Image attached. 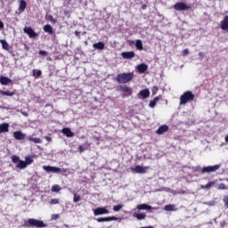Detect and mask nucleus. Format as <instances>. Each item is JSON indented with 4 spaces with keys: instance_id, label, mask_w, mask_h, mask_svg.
Segmentation results:
<instances>
[{
    "instance_id": "4468645a",
    "label": "nucleus",
    "mask_w": 228,
    "mask_h": 228,
    "mask_svg": "<svg viewBox=\"0 0 228 228\" xmlns=\"http://www.w3.org/2000/svg\"><path fill=\"white\" fill-rule=\"evenodd\" d=\"M139 74H145V72H147V69H149V67L146 65V64H139L137 67H136Z\"/></svg>"
},
{
    "instance_id": "f257e3e1",
    "label": "nucleus",
    "mask_w": 228,
    "mask_h": 228,
    "mask_svg": "<svg viewBox=\"0 0 228 228\" xmlns=\"http://www.w3.org/2000/svg\"><path fill=\"white\" fill-rule=\"evenodd\" d=\"M133 77H134V73H120L117 76L116 81L121 85H126V83H129V81L133 80Z\"/></svg>"
},
{
    "instance_id": "f03ea898",
    "label": "nucleus",
    "mask_w": 228,
    "mask_h": 228,
    "mask_svg": "<svg viewBox=\"0 0 228 228\" xmlns=\"http://www.w3.org/2000/svg\"><path fill=\"white\" fill-rule=\"evenodd\" d=\"M193 99H195V94L191 91L183 93L180 97V106H184V104H187L190 101H193Z\"/></svg>"
},
{
    "instance_id": "f3484780",
    "label": "nucleus",
    "mask_w": 228,
    "mask_h": 228,
    "mask_svg": "<svg viewBox=\"0 0 228 228\" xmlns=\"http://www.w3.org/2000/svg\"><path fill=\"white\" fill-rule=\"evenodd\" d=\"M136 209L139 211H150V209H152V207L147 204H141L137 205Z\"/></svg>"
},
{
    "instance_id": "6e6d98bb",
    "label": "nucleus",
    "mask_w": 228,
    "mask_h": 228,
    "mask_svg": "<svg viewBox=\"0 0 228 228\" xmlns=\"http://www.w3.org/2000/svg\"><path fill=\"white\" fill-rule=\"evenodd\" d=\"M76 37H79V31H75Z\"/></svg>"
},
{
    "instance_id": "49530a36",
    "label": "nucleus",
    "mask_w": 228,
    "mask_h": 228,
    "mask_svg": "<svg viewBox=\"0 0 228 228\" xmlns=\"http://www.w3.org/2000/svg\"><path fill=\"white\" fill-rule=\"evenodd\" d=\"M224 206H226V208H228V196H225L224 198Z\"/></svg>"
},
{
    "instance_id": "0eeeda50",
    "label": "nucleus",
    "mask_w": 228,
    "mask_h": 228,
    "mask_svg": "<svg viewBox=\"0 0 228 228\" xmlns=\"http://www.w3.org/2000/svg\"><path fill=\"white\" fill-rule=\"evenodd\" d=\"M190 8H191V6L183 2L176 3L174 5V9L176 10V12H184L186 10H190Z\"/></svg>"
},
{
    "instance_id": "4be33fe9",
    "label": "nucleus",
    "mask_w": 228,
    "mask_h": 228,
    "mask_svg": "<svg viewBox=\"0 0 228 228\" xmlns=\"http://www.w3.org/2000/svg\"><path fill=\"white\" fill-rule=\"evenodd\" d=\"M168 131V126L167 125H162L161 126L159 127V129L156 131L157 134H163L164 133H167Z\"/></svg>"
},
{
    "instance_id": "473e14b6",
    "label": "nucleus",
    "mask_w": 228,
    "mask_h": 228,
    "mask_svg": "<svg viewBox=\"0 0 228 228\" xmlns=\"http://www.w3.org/2000/svg\"><path fill=\"white\" fill-rule=\"evenodd\" d=\"M213 186H215V182H209L206 185H201L200 188L201 190H209L210 188H213Z\"/></svg>"
},
{
    "instance_id": "393cba45",
    "label": "nucleus",
    "mask_w": 228,
    "mask_h": 228,
    "mask_svg": "<svg viewBox=\"0 0 228 228\" xmlns=\"http://www.w3.org/2000/svg\"><path fill=\"white\" fill-rule=\"evenodd\" d=\"M26 6H27V4H26V1L24 0H21L20 1V5H19V13H22V12H24V10H26Z\"/></svg>"
},
{
    "instance_id": "37998d69",
    "label": "nucleus",
    "mask_w": 228,
    "mask_h": 228,
    "mask_svg": "<svg viewBox=\"0 0 228 228\" xmlns=\"http://www.w3.org/2000/svg\"><path fill=\"white\" fill-rule=\"evenodd\" d=\"M190 54V50L189 49H184L183 52V56H188Z\"/></svg>"
},
{
    "instance_id": "864d4df0",
    "label": "nucleus",
    "mask_w": 228,
    "mask_h": 228,
    "mask_svg": "<svg viewBox=\"0 0 228 228\" xmlns=\"http://www.w3.org/2000/svg\"><path fill=\"white\" fill-rule=\"evenodd\" d=\"M220 226H221V227H225V221L222 222V223L220 224Z\"/></svg>"
},
{
    "instance_id": "20e7f679",
    "label": "nucleus",
    "mask_w": 228,
    "mask_h": 228,
    "mask_svg": "<svg viewBox=\"0 0 228 228\" xmlns=\"http://www.w3.org/2000/svg\"><path fill=\"white\" fill-rule=\"evenodd\" d=\"M12 161L14 163V165H16V168H20V170H24V168H27L26 162H24V160H20L17 155L12 157Z\"/></svg>"
},
{
    "instance_id": "c03bdc74",
    "label": "nucleus",
    "mask_w": 228,
    "mask_h": 228,
    "mask_svg": "<svg viewBox=\"0 0 228 228\" xmlns=\"http://www.w3.org/2000/svg\"><path fill=\"white\" fill-rule=\"evenodd\" d=\"M39 54L41 56H47V52H45V50H41V51H39Z\"/></svg>"
},
{
    "instance_id": "c756f323",
    "label": "nucleus",
    "mask_w": 228,
    "mask_h": 228,
    "mask_svg": "<svg viewBox=\"0 0 228 228\" xmlns=\"http://www.w3.org/2000/svg\"><path fill=\"white\" fill-rule=\"evenodd\" d=\"M28 142H33V143H42V139L33 137V136H28Z\"/></svg>"
},
{
    "instance_id": "a19ab883",
    "label": "nucleus",
    "mask_w": 228,
    "mask_h": 228,
    "mask_svg": "<svg viewBox=\"0 0 228 228\" xmlns=\"http://www.w3.org/2000/svg\"><path fill=\"white\" fill-rule=\"evenodd\" d=\"M50 204H52V206H54L56 204H60V200L53 199V200H51Z\"/></svg>"
},
{
    "instance_id": "79ce46f5",
    "label": "nucleus",
    "mask_w": 228,
    "mask_h": 228,
    "mask_svg": "<svg viewBox=\"0 0 228 228\" xmlns=\"http://www.w3.org/2000/svg\"><path fill=\"white\" fill-rule=\"evenodd\" d=\"M158 90H159V88H158V86H153L151 89L152 95H156V94H158Z\"/></svg>"
},
{
    "instance_id": "4d7b16f0",
    "label": "nucleus",
    "mask_w": 228,
    "mask_h": 228,
    "mask_svg": "<svg viewBox=\"0 0 228 228\" xmlns=\"http://www.w3.org/2000/svg\"><path fill=\"white\" fill-rule=\"evenodd\" d=\"M224 140L228 143V134L225 136Z\"/></svg>"
},
{
    "instance_id": "13d9d810",
    "label": "nucleus",
    "mask_w": 228,
    "mask_h": 228,
    "mask_svg": "<svg viewBox=\"0 0 228 228\" xmlns=\"http://www.w3.org/2000/svg\"><path fill=\"white\" fill-rule=\"evenodd\" d=\"M23 115H24L25 117H28V113H26V112H24Z\"/></svg>"
},
{
    "instance_id": "423d86ee",
    "label": "nucleus",
    "mask_w": 228,
    "mask_h": 228,
    "mask_svg": "<svg viewBox=\"0 0 228 228\" xmlns=\"http://www.w3.org/2000/svg\"><path fill=\"white\" fill-rule=\"evenodd\" d=\"M222 167V165L217 164L215 166H208V167H204L201 169V174H211L213 172H216V170H220V167Z\"/></svg>"
},
{
    "instance_id": "9b49d317",
    "label": "nucleus",
    "mask_w": 228,
    "mask_h": 228,
    "mask_svg": "<svg viewBox=\"0 0 228 228\" xmlns=\"http://www.w3.org/2000/svg\"><path fill=\"white\" fill-rule=\"evenodd\" d=\"M23 31L28 35L29 38H36V37H38V34H37L31 27H25Z\"/></svg>"
},
{
    "instance_id": "c85d7f7f",
    "label": "nucleus",
    "mask_w": 228,
    "mask_h": 228,
    "mask_svg": "<svg viewBox=\"0 0 228 228\" xmlns=\"http://www.w3.org/2000/svg\"><path fill=\"white\" fill-rule=\"evenodd\" d=\"M93 47L94 49H99L100 51H102L104 49L105 45L102 42H98L93 45Z\"/></svg>"
},
{
    "instance_id": "72a5a7b5",
    "label": "nucleus",
    "mask_w": 228,
    "mask_h": 228,
    "mask_svg": "<svg viewBox=\"0 0 228 228\" xmlns=\"http://www.w3.org/2000/svg\"><path fill=\"white\" fill-rule=\"evenodd\" d=\"M158 101H159V96H157L153 100H151L149 104L150 108H156V104H157Z\"/></svg>"
},
{
    "instance_id": "39448f33",
    "label": "nucleus",
    "mask_w": 228,
    "mask_h": 228,
    "mask_svg": "<svg viewBox=\"0 0 228 228\" xmlns=\"http://www.w3.org/2000/svg\"><path fill=\"white\" fill-rule=\"evenodd\" d=\"M28 224L30 225V227H37V228L47 227V224H45L44 221H40L38 219L30 218L28 220Z\"/></svg>"
},
{
    "instance_id": "6e6552de",
    "label": "nucleus",
    "mask_w": 228,
    "mask_h": 228,
    "mask_svg": "<svg viewBox=\"0 0 228 228\" xmlns=\"http://www.w3.org/2000/svg\"><path fill=\"white\" fill-rule=\"evenodd\" d=\"M108 214H110V210H108L107 207L97 208L94 209V216H99L101 215H108Z\"/></svg>"
},
{
    "instance_id": "9d476101",
    "label": "nucleus",
    "mask_w": 228,
    "mask_h": 228,
    "mask_svg": "<svg viewBox=\"0 0 228 228\" xmlns=\"http://www.w3.org/2000/svg\"><path fill=\"white\" fill-rule=\"evenodd\" d=\"M148 169H149V167H142V166H136L135 167H131L132 172H134V174H146Z\"/></svg>"
},
{
    "instance_id": "f704fd0d",
    "label": "nucleus",
    "mask_w": 228,
    "mask_h": 228,
    "mask_svg": "<svg viewBox=\"0 0 228 228\" xmlns=\"http://www.w3.org/2000/svg\"><path fill=\"white\" fill-rule=\"evenodd\" d=\"M24 162L26 164V167H28V166L31 165V163H33V158L26 157Z\"/></svg>"
},
{
    "instance_id": "5fc2aeb1",
    "label": "nucleus",
    "mask_w": 228,
    "mask_h": 228,
    "mask_svg": "<svg viewBox=\"0 0 228 228\" xmlns=\"http://www.w3.org/2000/svg\"><path fill=\"white\" fill-rule=\"evenodd\" d=\"M45 140H47V142H51L52 139H51V137L46 136V137H45Z\"/></svg>"
},
{
    "instance_id": "bf43d9fd",
    "label": "nucleus",
    "mask_w": 228,
    "mask_h": 228,
    "mask_svg": "<svg viewBox=\"0 0 228 228\" xmlns=\"http://www.w3.org/2000/svg\"><path fill=\"white\" fill-rule=\"evenodd\" d=\"M142 9H145V5L142 6Z\"/></svg>"
},
{
    "instance_id": "7c9ffc66",
    "label": "nucleus",
    "mask_w": 228,
    "mask_h": 228,
    "mask_svg": "<svg viewBox=\"0 0 228 228\" xmlns=\"http://www.w3.org/2000/svg\"><path fill=\"white\" fill-rule=\"evenodd\" d=\"M133 216L134 218H137V220H145V218H147V216L145 214L134 213Z\"/></svg>"
},
{
    "instance_id": "a211bd4d",
    "label": "nucleus",
    "mask_w": 228,
    "mask_h": 228,
    "mask_svg": "<svg viewBox=\"0 0 228 228\" xmlns=\"http://www.w3.org/2000/svg\"><path fill=\"white\" fill-rule=\"evenodd\" d=\"M119 90L121 92H124L125 94H128V95H133V89H131V87L126 86H121L119 87Z\"/></svg>"
},
{
    "instance_id": "f8f14e48",
    "label": "nucleus",
    "mask_w": 228,
    "mask_h": 228,
    "mask_svg": "<svg viewBox=\"0 0 228 228\" xmlns=\"http://www.w3.org/2000/svg\"><path fill=\"white\" fill-rule=\"evenodd\" d=\"M115 220H118V217L116 216H109V217H99V218H96V222H113Z\"/></svg>"
},
{
    "instance_id": "de8ad7c7",
    "label": "nucleus",
    "mask_w": 228,
    "mask_h": 228,
    "mask_svg": "<svg viewBox=\"0 0 228 228\" xmlns=\"http://www.w3.org/2000/svg\"><path fill=\"white\" fill-rule=\"evenodd\" d=\"M192 170L193 172H200V167H193Z\"/></svg>"
},
{
    "instance_id": "603ef678",
    "label": "nucleus",
    "mask_w": 228,
    "mask_h": 228,
    "mask_svg": "<svg viewBox=\"0 0 228 228\" xmlns=\"http://www.w3.org/2000/svg\"><path fill=\"white\" fill-rule=\"evenodd\" d=\"M199 56H200V58H204V53H202V52L199 53Z\"/></svg>"
},
{
    "instance_id": "4c0bfd02",
    "label": "nucleus",
    "mask_w": 228,
    "mask_h": 228,
    "mask_svg": "<svg viewBox=\"0 0 228 228\" xmlns=\"http://www.w3.org/2000/svg\"><path fill=\"white\" fill-rule=\"evenodd\" d=\"M33 76H37V77H40V76H42V70L33 69Z\"/></svg>"
},
{
    "instance_id": "8fccbe9b",
    "label": "nucleus",
    "mask_w": 228,
    "mask_h": 228,
    "mask_svg": "<svg viewBox=\"0 0 228 228\" xmlns=\"http://www.w3.org/2000/svg\"><path fill=\"white\" fill-rule=\"evenodd\" d=\"M60 217V216H58V215H53V220H56V219H58Z\"/></svg>"
},
{
    "instance_id": "2eb2a0df",
    "label": "nucleus",
    "mask_w": 228,
    "mask_h": 228,
    "mask_svg": "<svg viewBox=\"0 0 228 228\" xmlns=\"http://www.w3.org/2000/svg\"><path fill=\"white\" fill-rule=\"evenodd\" d=\"M10 84H12V79H10L9 77H6L4 76L0 77V85L6 86Z\"/></svg>"
},
{
    "instance_id": "c9c22d12",
    "label": "nucleus",
    "mask_w": 228,
    "mask_h": 228,
    "mask_svg": "<svg viewBox=\"0 0 228 228\" xmlns=\"http://www.w3.org/2000/svg\"><path fill=\"white\" fill-rule=\"evenodd\" d=\"M61 191V187H60V185L55 184L52 187V191L58 193V191Z\"/></svg>"
},
{
    "instance_id": "a878e982",
    "label": "nucleus",
    "mask_w": 228,
    "mask_h": 228,
    "mask_svg": "<svg viewBox=\"0 0 228 228\" xmlns=\"http://www.w3.org/2000/svg\"><path fill=\"white\" fill-rule=\"evenodd\" d=\"M43 29L45 33H48L49 35H53L54 33V31L53 30V27L49 24L45 25Z\"/></svg>"
},
{
    "instance_id": "412c9836",
    "label": "nucleus",
    "mask_w": 228,
    "mask_h": 228,
    "mask_svg": "<svg viewBox=\"0 0 228 228\" xmlns=\"http://www.w3.org/2000/svg\"><path fill=\"white\" fill-rule=\"evenodd\" d=\"M62 133L63 134H65V136H67L68 138H72V136H74V132H72V130H70V128L69 127H65L62 129Z\"/></svg>"
},
{
    "instance_id": "e433bc0d",
    "label": "nucleus",
    "mask_w": 228,
    "mask_h": 228,
    "mask_svg": "<svg viewBox=\"0 0 228 228\" xmlns=\"http://www.w3.org/2000/svg\"><path fill=\"white\" fill-rule=\"evenodd\" d=\"M124 208V205H117L113 207V211H115L116 213H118V211H120V209H122Z\"/></svg>"
},
{
    "instance_id": "b1692460",
    "label": "nucleus",
    "mask_w": 228,
    "mask_h": 228,
    "mask_svg": "<svg viewBox=\"0 0 228 228\" xmlns=\"http://www.w3.org/2000/svg\"><path fill=\"white\" fill-rule=\"evenodd\" d=\"M164 211H178V208L175 207V205L169 204L164 207Z\"/></svg>"
},
{
    "instance_id": "a18cd8bd",
    "label": "nucleus",
    "mask_w": 228,
    "mask_h": 228,
    "mask_svg": "<svg viewBox=\"0 0 228 228\" xmlns=\"http://www.w3.org/2000/svg\"><path fill=\"white\" fill-rule=\"evenodd\" d=\"M219 190H227V187L224 183L219 184Z\"/></svg>"
},
{
    "instance_id": "6ab92c4d",
    "label": "nucleus",
    "mask_w": 228,
    "mask_h": 228,
    "mask_svg": "<svg viewBox=\"0 0 228 228\" xmlns=\"http://www.w3.org/2000/svg\"><path fill=\"white\" fill-rule=\"evenodd\" d=\"M221 29L224 31L228 30V16H225L224 19L221 21Z\"/></svg>"
},
{
    "instance_id": "5701e85b",
    "label": "nucleus",
    "mask_w": 228,
    "mask_h": 228,
    "mask_svg": "<svg viewBox=\"0 0 228 228\" xmlns=\"http://www.w3.org/2000/svg\"><path fill=\"white\" fill-rule=\"evenodd\" d=\"M88 149H90V143L86 142L83 145H80L78 147V152H80V154H81V153L85 152V151H88Z\"/></svg>"
},
{
    "instance_id": "dca6fc26",
    "label": "nucleus",
    "mask_w": 228,
    "mask_h": 228,
    "mask_svg": "<svg viewBox=\"0 0 228 228\" xmlns=\"http://www.w3.org/2000/svg\"><path fill=\"white\" fill-rule=\"evenodd\" d=\"M13 136L15 140H25L26 138V134L21 133L20 131H15L13 133Z\"/></svg>"
},
{
    "instance_id": "7ed1b4c3",
    "label": "nucleus",
    "mask_w": 228,
    "mask_h": 228,
    "mask_svg": "<svg viewBox=\"0 0 228 228\" xmlns=\"http://www.w3.org/2000/svg\"><path fill=\"white\" fill-rule=\"evenodd\" d=\"M43 170L45 172H47V174H60V173H65L67 172V169H61L57 167H53V166H44Z\"/></svg>"
},
{
    "instance_id": "aec40b11",
    "label": "nucleus",
    "mask_w": 228,
    "mask_h": 228,
    "mask_svg": "<svg viewBox=\"0 0 228 228\" xmlns=\"http://www.w3.org/2000/svg\"><path fill=\"white\" fill-rule=\"evenodd\" d=\"M9 127H10V124L8 123L0 124V134L2 133H8Z\"/></svg>"
},
{
    "instance_id": "ddd939ff",
    "label": "nucleus",
    "mask_w": 228,
    "mask_h": 228,
    "mask_svg": "<svg viewBox=\"0 0 228 228\" xmlns=\"http://www.w3.org/2000/svg\"><path fill=\"white\" fill-rule=\"evenodd\" d=\"M121 56L124 60H133L134 57V52H123Z\"/></svg>"
},
{
    "instance_id": "cd10ccee",
    "label": "nucleus",
    "mask_w": 228,
    "mask_h": 228,
    "mask_svg": "<svg viewBox=\"0 0 228 228\" xmlns=\"http://www.w3.org/2000/svg\"><path fill=\"white\" fill-rule=\"evenodd\" d=\"M135 47L136 49H138V51H143V43L142 42V40L137 39L135 41Z\"/></svg>"
},
{
    "instance_id": "2f4dec72",
    "label": "nucleus",
    "mask_w": 228,
    "mask_h": 228,
    "mask_svg": "<svg viewBox=\"0 0 228 228\" xmlns=\"http://www.w3.org/2000/svg\"><path fill=\"white\" fill-rule=\"evenodd\" d=\"M0 95H6L7 97H13V95H15V93L10 92V91L0 90Z\"/></svg>"
},
{
    "instance_id": "09e8293b",
    "label": "nucleus",
    "mask_w": 228,
    "mask_h": 228,
    "mask_svg": "<svg viewBox=\"0 0 228 228\" xmlns=\"http://www.w3.org/2000/svg\"><path fill=\"white\" fill-rule=\"evenodd\" d=\"M4 28V23L0 20V29H3Z\"/></svg>"
},
{
    "instance_id": "ea45409f",
    "label": "nucleus",
    "mask_w": 228,
    "mask_h": 228,
    "mask_svg": "<svg viewBox=\"0 0 228 228\" xmlns=\"http://www.w3.org/2000/svg\"><path fill=\"white\" fill-rule=\"evenodd\" d=\"M202 204L204 206H215V204H216V201L211 200V201H208V202H203Z\"/></svg>"
},
{
    "instance_id": "bb28decb",
    "label": "nucleus",
    "mask_w": 228,
    "mask_h": 228,
    "mask_svg": "<svg viewBox=\"0 0 228 228\" xmlns=\"http://www.w3.org/2000/svg\"><path fill=\"white\" fill-rule=\"evenodd\" d=\"M0 44H2V48L4 49V51H10V45H8V42H6V40H0Z\"/></svg>"
},
{
    "instance_id": "3c124183",
    "label": "nucleus",
    "mask_w": 228,
    "mask_h": 228,
    "mask_svg": "<svg viewBox=\"0 0 228 228\" xmlns=\"http://www.w3.org/2000/svg\"><path fill=\"white\" fill-rule=\"evenodd\" d=\"M50 20L53 22V24H56V20L54 18H51Z\"/></svg>"
},
{
    "instance_id": "1a4fd4ad",
    "label": "nucleus",
    "mask_w": 228,
    "mask_h": 228,
    "mask_svg": "<svg viewBox=\"0 0 228 228\" xmlns=\"http://www.w3.org/2000/svg\"><path fill=\"white\" fill-rule=\"evenodd\" d=\"M137 97L142 101L148 99V97H151V91L148 88L141 90L137 94Z\"/></svg>"
},
{
    "instance_id": "58836bf2",
    "label": "nucleus",
    "mask_w": 228,
    "mask_h": 228,
    "mask_svg": "<svg viewBox=\"0 0 228 228\" xmlns=\"http://www.w3.org/2000/svg\"><path fill=\"white\" fill-rule=\"evenodd\" d=\"M81 200V196L77 195V193L74 194L73 202L77 203Z\"/></svg>"
}]
</instances>
